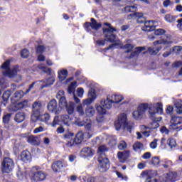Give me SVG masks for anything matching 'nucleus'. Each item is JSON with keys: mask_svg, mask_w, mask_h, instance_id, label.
Segmentation results:
<instances>
[{"mask_svg": "<svg viewBox=\"0 0 182 182\" xmlns=\"http://www.w3.org/2000/svg\"><path fill=\"white\" fill-rule=\"evenodd\" d=\"M107 151V148L105 145H101L99 146L97 151L98 155V162H99V171L100 173H106L110 167V164L109 162V159L106 157L105 152Z\"/></svg>", "mask_w": 182, "mask_h": 182, "instance_id": "nucleus-1", "label": "nucleus"}, {"mask_svg": "<svg viewBox=\"0 0 182 182\" xmlns=\"http://www.w3.org/2000/svg\"><path fill=\"white\" fill-rule=\"evenodd\" d=\"M105 26H107L108 28H104V35L107 39V41H110L112 43H114V44L109 46L108 48H107V50L109 49H112L114 48L117 45H120V41L117 40L116 38V36L113 34V32H116V28H113L112 25L109 23H105Z\"/></svg>", "mask_w": 182, "mask_h": 182, "instance_id": "nucleus-2", "label": "nucleus"}, {"mask_svg": "<svg viewBox=\"0 0 182 182\" xmlns=\"http://www.w3.org/2000/svg\"><path fill=\"white\" fill-rule=\"evenodd\" d=\"M95 107L99 114H106V112L113 107V102L112 98H110V95H107L105 99H102L100 101V105H96Z\"/></svg>", "mask_w": 182, "mask_h": 182, "instance_id": "nucleus-3", "label": "nucleus"}, {"mask_svg": "<svg viewBox=\"0 0 182 182\" xmlns=\"http://www.w3.org/2000/svg\"><path fill=\"white\" fill-rule=\"evenodd\" d=\"M114 127L116 130H120V129H124L128 130V132H132V127L129 125L127 122V115L124 113L121 114L119 117L118 120L114 123Z\"/></svg>", "mask_w": 182, "mask_h": 182, "instance_id": "nucleus-4", "label": "nucleus"}, {"mask_svg": "<svg viewBox=\"0 0 182 182\" xmlns=\"http://www.w3.org/2000/svg\"><path fill=\"white\" fill-rule=\"evenodd\" d=\"M9 63H11V60H7L1 65V69H4V71H3V75L4 76H7L8 77H14V76L18 73V67L10 68Z\"/></svg>", "mask_w": 182, "mask_h": 182, "instance_id": "nucleus-5", "label": "nucleus"}, {"mask_svg": "<svg viewBox=\"0 0 182 182\" xmlns=\"http://www.w3.org/2000/svg\"><path fill=\"white\" fill-rule=\"evenodd\" d=\"M147 106L148 112L151 117L156 114V113H158V114H163V103L158 102L149 105L147 104Z\"/></svg>", "mask_w": 182, "mask_h": 182, "instance_id": "nucleus-6", "label": "nucleus"}, {"mask_svg": "<svg viewBox=\"0 0 182 182\" xmlns=\"http://www.w3.org/2000/svg\"><path fill=\"white\" fill-rule=\"evenodd\" d=\"M15 167V162L11 158H4L1 163V171L3 173H11Z\"/></svg>", "mask_w": 182, "mask_h": 182, "instance_id": "nucleus-7", "label": "nucleus"}, {"mask_svg": "<svg viewBox=\"0 0 182 182\" xmlns=\"http://www.w3.org/2000/svg\"><path fill=\"white\" fill-rule=\"evenodd\" d=\"M30 171L28 176L33 181H42L46 178V174L42 171H37L36 168H33Z\"/></svg>", "mask_w": 182, "mask_h": 182, "instance_id": "nucleus-8", "label": "nucleus"}, {"mask_svg": "<svg viewBox=\"0 0 182 182\" xmlns=\"http://www.w3.org/2000/svg\"><path fill=\"white\" fill-rule=\"evenodd\" d=\"M147 104L139 105L137 110L133 112L132 117L135 119V120H140L143 119V116H144V114L147 110Z\"/></svg>", "mask_w": 182, "mask_h": 182, "instance_id": "nucleus-9", "label": "nucleus"}, {"mask_svg": "<svg viewBox=\"0 0 182 182\" xmlns=\"http://www.w3.org/2000/svg\"><path fill=\"white\" fill-rule=\"evenodd\" d=\"M84 28L87 32H90L92 29L97 31L102 28V24L98 23L95 18H91V22H86L84 24Z\"/></svg>", "mask_w": 182, "mask_h": 182, "instance_id": "nucleus-10", "label": "nucleus"}, {"mask_svg": "<svg viewBox=\"0 0 182 182\" xmlns=\"http://www.w3.org/2000/svg\"><path fill=\"white\" fill-rule=\"evenodd\" d=\"M161 182H176L178 180L176 172H169L160 176Z\"/></svg>", "mask_w": 182, "mask_h": 182, "instance_id": "nucleus-11", "label": "nucleus"}, {"mask_svg": "<svg viewBox=\"0 0 182 182\" xmlns=\"http://www.w3.org/2000/svg\"><path fill=\"white\" fill-rule=\"evenodd\" d=\"M47 109L51 113H55V114H59L60 113V109L58 107V102L56 100H51L47 105Z\"/></svg>", "mask_w": 182, "mask_h": 182, "instance_id": "nucleus-12", "label": "nucleus"}, {"mask_svg": "<svg viewBox=\"0 0 182 182\" xmlns=\"http://www.w3.org/2000/svg\"><path fill=\"white\" fill-rule=\"evenodd\" d=\"M156 29V21H146L144 23V26L141 27V31L144 32H151Z\"/></svg>", "mask_w": 182, "mask_h": 182, "instance_id": "nucleus-13", "label": "nucleus"}, {"mask_svg": "<svg viewBox=\"0 0 182 182\" xmlns=\"http://www.w3.org/2000/svg\"><path fill=\"white\" fill-rule=\"evenodd\" d=\"M27 106H28V100H24L21 102L11 105L9 107V109L11 112H18V110H21V109H23V107H26Z\"/></svg>", "mask_w": 182, "mask_h": 182, "instance_id": "nucleus-14", "label": "nucleus"}, {"mask_svg": "<svg viewBox=\"0 0 182 182\" xmlns=\"http://www.w3.org/2000/svg\"><path fill=\"white\" fill-rule=\"evenodd\" d=\"M56 97L59 100L60 107H65V106H67L69 104V103H68V101L66 100V97H65V91L60 90L57 93Z\"/></svg>", "mask_w": 182, "mask_h": 182, "instance_id": "nucleus-15", "label": "nucleus"}, {"mask_svg": "<svg viewBox=\"0 0 182 182\" xmlns=\"http://www.w3.org/2000/svg\"><path fill=\"white\" fill-rule=\"evenodd\" d=\"M92 136L93 134H91L90 132H85V134H83V132H78L75 138V142L77 144H80V143H82V141H83V137H85V139H91Z\"/></svg>", "mask_w": 182, "mask_h": 182, "instance_id": "nucleus-16", "label": "nucleus"}, {"mask_svg": "<svg viewBox=\"0 0 182 182\" xmlns=\"http://www.w3.org/2000/svg\"><path fill=\"white\" fill-rule=\"evenodd\" d=\"M141 176H142L143 178H145V182H161L160 176L159 179H152L151 178L153 177V173L150 171H144L141 173Z\"/></svg>", "mask_w": 182, "mask_h": 182, "instance_id": "nucleus-17", "label": "nucleus"}, {"mask_svg": "<svg viewBox=\"0 0 182 182\" xmlns=\"http://www.w3.org/2000/svg\"><path fill=\"white\" fill-rule=\"evenodd\" d=\"M74 102L77 104L76 106V111L79 116H85V109H83V105L80 103V99H79L76 95H74Z\"/></svg>", "mask_w": 182, "mask_h": 182, "instance_id": "nucleus-18", "label": "nucleus"}, {"mask_svg": "<svg viewBox=\"0 0 182 182\" xmlns=\"http://www.w3.org/2000/svg\"><path fill=\"white\" fill-rule=\"evenodd\" d=\"M45 81L44 80H40V81H36L34 82H33L28 87V90H26V93H29L31 92V90H32V89H33V87L35 89H43L44 87L42 88V85L45 86Z\"/></svg>", "mask_w": 182, "mask_h": 182, "instance_id": "nucleus-19", "label": "nucleus"}, {"mask_svg": "<svg viewBox=\"0 0 182 182\" xmlns=\"http://www.w3.org/2000/svg\"><path fill=\"white\" fill-rule=\"evenodd\" d=\"M129 156H130V152L127 151H122V152L119 151L117 153V158L119 159V161H120V163H126Z\"/></svg>", "mask_w": 182, "mask_h": 182, "instance_id": "nucleus-20", "label": "nucleus"}, {"mask_svg": "<svg viewBox=\"0 0 182 182\" xmlns=\"http://www.w3.org/2000/svg\"><path fill=\"white\" fill-rule=\"evenodd\" d=\"M66 167H68V165L63 164L62 161H58L52 164V169L55 172L60 171V170H63V168Z\"/></svg>", "mask_w": 182, "mask_h": 182, "instance_id": "nucleus-21", "label": "nucleus"}, {"mask_svg": "<svg viewBox=\"0 0 182 182\" xmlns=\"http://www.w3.org/2000/svg\"><path fill=\"white\" fill-rule=\"evenodd\" d=\"M68 75H69V73L68 72V70L65 68L60 69L58 71V78L60 82L65 80L66 77H68Z\"/></svg>", "mask_w": 182, "mask_h": 182, "instance_id": "nucleus-22", "label": "nucleus"}, {"mask_svg": "<svg viewBox=\"0 0 182 182\" xmlns=\"http://www.w3.org/2000/svg\"><path fill=\"white\" fill-rule=\"evenodd\" d=\"M94 153L92 148L89 146L84 147L80 151V154L82 157H90V156H93Z\"/></svg>", "mask_w": 182, "mask_h": 182, "instance_id": "nucleus-23", "label": "nucleus"}, {"mask_svg": "<svg viewBox=\"0 0 182 182\" xmlns=\"http://www.w3.org/2000/svg\"><path fill=\"white\" fill-rule=\"evenodd\" d=\"M20 157L21 160H22V161H24V163L29 161L32 159V157L31 156V152H29V151H22Z\"/></svg>", "mask_w": 182, "mask_h": 182, "instance_id": "nucleus-24", "label": "nucleus"}, {"mask_svg": "<svg viewBox=\"0 0 182 182\" xmlns=\"http://www.w3.org/2000/svg\"><path fill=\"white\" fill-rule=\"evenodd\" d=\"M85 129L87 130L88 133L93 134L92 132H95V123L90 119H87L85 123Z\"/></svg>", "mask_w": 182, "mask_h": 182, "instance_id": "nucleus-25", "label": "nucleus"}, {"mask_svg": "<svg viewBox=\"0 0 182 182\" xmlns=\"http://www.w3.org/2000/svg\"><path fill=\"white\" fill-rule=\"evenodd\" d=\"M26 119V115L25 112H18L14 118L15 122L17 123H22Z\"/></svg>", "mask_w": 182, "mask_h": 182, "instance_id": "nucleus-26", "label": "nucleus"}, {"mask_svg": "<svg viewBox=\"0 0 182 182\" xmlns=\"http://www.w3.org/2000/svg\"><path fill=\"white\" fill-rule=\"evenodd\" d=\"M96 113V110L95 109V107L92 106H87L85 108V114L87 116V117H93Z\"/></svg>", "mask_w": 182, "mask_h": 182, "instance_id": "nucleus-27", "label": "nucleus"}, {"mask_svg": "<svg viewBox=\"0 0 182 182\" xmlns=\"http://www.w3.org/2000/svg\"><path fill=\"white\" fill-rule=\"evenodd\" d=\"M27 141L32 146H39V138L37 136H30L27 138Z\"/></svg>", "mask_w": 182, "mask_h": 182, "instance_id": "nucleus-28", "label": "nucleus"}, {"mask_svg": "<svg viewBox=\"0 0 182 182\" xmlns=\"http://www.w3.org/2000/svg\"><path fill=\"white\" fill-rule=\"evenodd\" d=\"M60 120L65 126H70L72 124V119L69 115H61Z\"/></svg>", "mask_w": 182, "mask_h": 182, "instance_id": "nucleus-29", "label": "nucleus"}, {"mask_svg": "<svg viewBox=\"0 0 182 182\" xmlns=\"http://www.w3.org/2000/svg\"><path fill=\"white\" fill-rule=\"evenodd\" d=\"M109 97L111 98L113 105H114V103H120V102H122L124 99L123 96L116 95H109Z\"/></svg>", "mask_w": 182, "mask_h": 182, "instance_id": "nucleus-30", "label": "nucleus"}, {"mask_svg": "<svg viewBox=\"0 0 182 182\" xmlns=\"http://www.w3.org/2000/svg\"><path fill=\"white\" fill-rule=\"evenodd\" d=\"M26 173H29L31 174V169H28L26 171H17V177L19 180H26L28 178V175Z\"/></svg>", "mask_w": 182, "mask_h": 182, "instance_id": "nucleus-31", "label": "nucleus"}, {"mask_svg": "<svg viewBox=\"0 0 182 182\" xmlns=\"http://www.w3.org/2000/svg\"><path fill=\"white\" fill-rule=\"evenodd\" d=\"M33 112L36 113H41V109H42V103L40 101H36L33 104Z\"/></svg>", "mask_w": 182, "mask_h": 182, "instance_id": "nucleus-32", "label": "nucleus"}, {"mask_svg": "<svg viewBox=\"0 0 182 182\" xmlns=\"http://www.w3.org/2000/svg\"><path fill=\"white\" fill-rule=\"evenodd\" d=\"M64 107H65L68 114H73V113H75V103L69 102Z\"/></svg>", "mask_w": 182, "mask_h": 182, "instance_id": "nucleus-33", "label": "nucleus"}, {"mask_svg": "<svg viewBox=\"0 0 182 182\" xmlns=\"http://www.w3.org/2000/svg\"><path fill=\"white\" fill-rule=\"evenodd\" d=\"M11 95H12L11 90H6L5 92L3 93L2 100L4 102V106H6V103L8 102V100H9V97H11Z\"/></svg>", "mask_w": 182, "mask_h": 182, "instance_id": "nucleus-34", "label": "nucleus"}, {"mask_svg": "<svg viewBox=\"0 0 182 182\" xmlns=\"http://www.w3.org/2000/svg\"><path fill=\"white\" fill-rule=\"evenodd\" d=\"M43 81L44 85H41V88L48 87V86H50L55 83V77H50L48 79Z\"/></svg>", "mask_w": 182, "mask_h": 182, "instance_id": "nucleus-35", "label": "nucleus"}, {"mask_svg": "<svg viewBox=\"0 0 182 182\" xmlns=\"http://www.w3.org/2000/svg\"><path fill=\"white\" fill-rule=\"evenodd\" d=\"M39 120L40 122H43V123H48V121L50 120V114H49L48 113L40 114Z\"/></svg>", "mask_w": 182, "mask_h": 182, "instance_id": "nucleus-36", "label": "nucleus"}, {"mask_svg": "<svg viewBox=\"0 0 182 182\" xmlns=\"http://www.w3.org/2000/svg\"><path fill=\"white\" fill-rule=\"evenodd\" d=\"M142 50H144V47L136 48L134 52L131 53V55L129 56V59H132V58H136L139 56V53L142 52Z\"/></svg>", "mask_w": 182, "mask_h": 182, "instance_id": "nucleus-37", "label": "nucleus"}, {"mask_svg": "<svg viewBox=\"0 0 182 182\" xmlns=\"http://www.w3.org/2000/svg\"><path fill=\"white\" fill-rule=\"evenodd\" d=\"M171 41H166L164 39L158 40L153 43L154 46H159V45H170Z\"/></svg>", "mask_w": 182, "mask_h": 182, "instance_id": "nucleus-38", "label": "nucleus"}, {"mask_svg": "<svg viewBox=\"0 0 182 182\" xmlns=\"http://www.w3.org/2000/svg\"><path fill=\"white\" fill-rule=\"evenodd\" d=\"M161 49H163V47L161 46H159L156 49L149 48L148 52H149L150 55H157V53H159Z\"/></svg>", "mask_w": 182, "mask_h": 182, "instance_id": "nucleus-39", "label": "nucleus"}, {"mask_svg": "<svg viewBox=\"0 0 182 182\" xmlns=\"http://www.w3.org/2000/svg\"><path fill=\"white\" fill-rule=\"evenodd\" d=\"M171 123L178 126V124H182V117H172V118L171 119Z\"/></svg>", "mask_w": 182, "mask_h": 182, "instance_id": "nucleus-40", "label": "nucleus"}, {"mask_svg": "<svg viewBox=\"0 0 182 182\" xmlns=\"http://www.w3.org/2000/svg\"><path fill=\"white\" fill-rule=\"evenodd\" d=\"M77 87V82L76 81L71 82L68 89V93L70 94L74 93L75 90L76 89Z\"/></svg>", "mask_w": 182, "mask_h": 182, "instance_id": "nucleus-41", "label": "nucleus"}, {"mask_svg": "<svg viewBox=\"0 0 182 182\" xmlns=\"http://www.w3.org/2000/svg\"><path fill=\"white\" fill-rule=\"evenodd\" d=\"M160 125L156 122H154L150 127H146L145 125L141 126V130H146V129H157Z\"/></svg>", "mask_w": 182, "mask_h": 182, "instance_id": "nucleus-42", "label": "nucleus"}, {"mask_svg": "<svg viewBox=\"0 0 182 182\" xmlns=\"http://www.w3.org/2000/svg\"><path fill=\"white\" fill-rule=\"evenodd\" d=\"M40 117H41V113L33 112L31 114V123H35L38 122V120H39Z\"/></svg>", "mask_w": 182, "mask_h": 182, "instance_id": "nucleus-43", "label": "nucleus"}, {"mask_svg": "<svg viewBox=\"0 0 182 182\" xmlns=\"http://www.w3.org/2000/svg\"><path fill=\"white\" fill-rule=\"evenodd\" d=\"M144 146L143 144L140 142H135L134 144L133 145V149L134 151H141V150H143Z\"/></svg>", "mask_w": 182, "mask_h": 182, "instance_id": "nucleus-44", "label": "nucleus"}, {"mask_svg": "<svg viewBox=\"0 0 182 182\" xmlns=\"http://www.w3.org/2000/svg\"><path fill=\"white\" fill-rule=\"evenodd\" d=\"M175 110L178 114H182V101H179L175 104Z\"/></svg>", "mask_w": 182, "mask_h": 182, "instance_id": "nucleus-45", "label": "nucleus"}, {"mask_svg": "<svg viewBox=\"0 0 182 182\" xmlns=\"http://www.w3.org/2000/svg\"><path fill=\"white\" fill-rule=\"evenodd\" d=\"M166 143L171 149H173V147H176L177 146V142H176V139L172 138H169L167 140Z\"/></svg>", "mask_w": 182, "mask_h": 182, "instance_id": "nucleus-46", "label": "nucleus"}, {"mask_svg": "<svg viewBox=\"0 0 182 182\" xmlns=\"http://www.w3.org/2000/svg\"><path fill=\"white\" fill-rule=\"evenodd\" d=\"M23 95H25V93H23V91L22 90L16 91L14 94V98L16 99V100H19V99H22V97H23Z\"/></svg>", "mask_w": 182, "mask_h": 182, "instance_id": "nucleus-47", "label": "nucleus"}, {"mask_svg": "<svg viewBox=\"0 0 182 182\" xmlns=\"http://www.w3.org/2000/svg\"><path fill=\"white\" fill-rule=\"evenodd\" d=\"M122 49H124L127 53H129V52H132L133 50V49H134V46L132 45V44H127L124 46L122 47Z\"/></svg>", "mask_w": 182, "mask_h": 182, "instance_id": "nucleus-48", "label": "nucleus"}, {"mask_svg": "<svg viewBox=\"0 0 182 182\" xmlns=\"http://www.w3.org/2000/svg\"><path fill=\"white\" fill-rule=\"evenodd\" d=\"M125 12H136L137 11V6H127L124 8Z\"/></svg>", "mask_w": 182, "mask_h": 182, "instance_id": "nucleus-49", "label": "nucleus"}, {"mask_svg": "<svg viewBox=\"0 0 182 182\" xmlns=\"http://www.w3.org/2000/svg\"><path fill=\"white\" fill-rule=\"evenodd\" d=\"M151 163L154 164V166H159L160 163H163V161H160V158L154 156L151 159Z\"/></svg>", "mask_w": 182, "mask_h": 182, "instance_id": "nucleus-50", "label": "nucleus"}, {"mask_svg": "<svg viewBox=\"0 0 182 182\" xmlns=\"http://www.w3.org/2000/svg\"><path fill=\"white\" fill-rule=\"evenodd\" d=\"M68 143L66 144L67 147H73V146H76V139L71 138L70 139H68Z\"/></svg>", "mask_w": 182, "mask_h": 182, "instance_id": "nucleus-51", "label": "nucleus"}, {"mask_svg": "<svg viewBox=\"0 0 182 182\" xmlns=\"http://www.w3.org/2000/svg\"><path fill=\"white\" fill-rule=\"evenodd\" d=\"M165 21L171 23V22H174V21H176V17H174V16L167 14L165 16Z\"/></svg>", "mask_w": 182, "mask_h": 182, "instance_id": "nucleus-52", "label": "nucleus"}, {"mask_svg": "<svg viewBox=\"0 0 182 182\" xmlns=\"http://www.w3.org/2000/svg\"><path fill=\"white\" fill-rule=\"evenodd\" d=\"M12 114H7L3 117V123L4 124H8L9 123V120H11V117Z\"/></svg>", "mask_w": 182, "mask_h": 182, "instance_id": "nucleus-53", "label": "nucleus"}, {"mask_svg": "<svg viewBox=\"0 0 182 182\" xmlns=\"http://www.w3.org/2000/svg\"><path fill=\"white\" fill-rule=\"evenodd\" d=\"M182 47L180 46H175L172 48V52L175 53V55H180L181 53Z\"/></svg>", "mask_w": 182, "mask_h": 182, "instance_id": "nucleus-54", "label": "nucleus"}, {"mask_svg": "<svg viewBox=\"0 0 182 182\" xmlns=\"http://www.w3.org/2000/svg\"><path fill=\"white\" fill-rule=\"evenodd\" d=\"M89 98L92 100L93 101L96 99V92L94 89H91L88 92Z\"/></svg>", "mask_w": 182, "mask_h": 182, "instance_id": "nucleus-55", "label": "nucleus"}, {"mask_svg": "<svg viewBox=\"0 0 182 182\" xmlns=\"http://www.w3.org/2000/svg\"><path fill=\"white\" fill-rule=\"evenodd\" d=\"M164 33H166V30L162 28H159L154 31L156 36H161V35H164Z\"/></svg>", "mask_w": 182, "mask_h": 182, "instance_id": "nucleus-56", "label": "nucleus"}, {"mask_svg": "<svg viewBox=\"0 0 182 182\" xmlns=\"http://www.w3.org/2000/svg\"><path fill=\"white\" fill-rule=\"evenodd\" d=\"M20 55H21V58L26 59V58H28V56H29V50H28L26 49H23L21 51Z\"/></svg>", "mask_w": 182, "mask_h": 182, "instance_id": "nucleus-57", "label": "nucleus"}, {"mask_svg": "<svg viewBox=\"0 0 182 182\" xmlns=\"http://www.w3.org/2000/svg\"><path fill=\"white\" fill-rule=\"evenodd\" d=\"M105 39L104 40H97L96 41L97 45H98V46H105V44L106 43L105 42H111L110 41L106 39V37L105 36Z\"/></svg>", "mask_w": 182, "mask_h": 182, "instance_id": "nucleus-58", "label": "nucleus"}, {"mask_svg": "<svg viewBox=\"0 0 182 182\" xmlns=\"http://www.w3.org/2000/svg\"><path fill=\"white\" fill-rule=\"evenodd\" d=\"M59 124V116H55L53 120V123L50 124L52 127H56Z\"/></svg>", "mask_w": 182, "mask_h": 182, "instance_id": "nucleus-59", "label": "nucleus"}, {"mask_svg": "<svg viewBox=\"0 0 182 182\" xmlns=\"http://www.w3.org/2000/svg\"><path fill=\"white\" fill-rule=\"evenodd\" d=\"M75 134L72 132H67L64 134V139L68 141L74 137Z\"/></svg>", "mask_w": 182, "mask_h": 182, "instance_id": "nucleus-60", "label": "nucleus"}, {"mask_svg": "<svg viewBox=\"0 0 182 182\" xmlns=\"http://www.w3.org/2000/svg\"><path fill=\"white\" fill-rule=\"evenodd\" d=\"M76 92L77 96H78V97H83V95L85 93V90H83V88L79 87L77 89Z\"/></svg>", "mask_w": 182, "mask_h": 182, "instance_id": "nucleus-61", "label": "nucleus"}, {"mask_svg": "<svg viewBox=\"0 0 182 182\" xmlns=\"http://www.w3.org/2000/svg\"><path fill=\"white\" fill-rule=\"evenodd\" d=\"M93 103V100L91 98H87L82 100V105L84 106H89V105H92Z\"/></svg>", "mask_w": 182, "mask_h": 182, "instance_id": "nucleus-62", "label": "nucleus"}, {"mask_svg": "<svg viewBox=\"0 0 182 182\" xmlns=\"http://www.w3.org/2000/svg\"><path fill=\"white\" fill-rule=\"evenodd\" d=\"M127 147V144L125 141H122L118 145L119 150H124Z\"/></svg>", "mask_w": 182, "mask_h": 182, "instance_id": "nucleus-63", "label": "nucleus"}, {"mask_svg": "<svg viewBox=\"0 0 182 182\" xmlns=\"http://www.w3.org/2000/svg\"><path fill=\"white\" fill-rule=\"evenodd\" d=\"M157 141H159V140L157 139H155L153 141L150 143L149 146L151 149H157Z\"/></svg>", "mask_w": 182, "mask_h": 182, "instance_id": "nucleus-64", "label": "nucleus"}]
</instances>
